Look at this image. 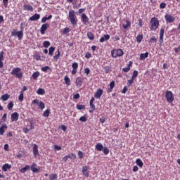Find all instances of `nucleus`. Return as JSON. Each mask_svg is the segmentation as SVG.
Returning a JSON list of instances; mask_svg holds the SVG:
<instances>
[{
	"label": "nucleus",
	"instance_id": "7c9ffc66",
	"mask_svg": "<svg viewBox=\"0 0 180 180\" xmlns=\"http://www.w3.org/2000/svg\"><path fill=\"white\" fill-rule=\"evenodd\" d=\"M37 94L38 95H44L46 94V91H44V89H38V90L37 91Z\"/></svg>",
	"mask_w": 180,
	"mask_h": 180
},
{
	"label": "nucleus",
	"instance_id": "680f3d73",
	"mask_svg": "<svg viewBox=\"0 0 180 180\" xmlns=\"http://www.w3.org/2000/svg\"><path fill=\"white\" fill-rule=\"evenodd\" d=\"M75 158H77V156L75 155V154L74 153L70 154V160H75Z\"/></svg>",
	"mask_w": 180,
	"mask_h": 180
},
{
	"label": "nucleus",
	"instance_id": "e433bc0d",
	"mask_svg": "<svg viewBox=\"0 0 180 180\" xmlns=\"http://www.w3.org/2000/svg\"><path fill=\"white\" fill-rule=\"evenodd\" d=\"M50 41H44L43 43V46L44 47H45V49H47L48 47H50Z\"/></svg>",
	"mask_w": 180,
	"mask_h": 180
},
{
	"label": "nucleus",
	"instance_id": "412c9836",
	"mask_svg": "<svg viewBox=\"0 0 180 180\" xmlns=\"http://www.w3.org/2000/svg\"><path fill=\"white\" fill-rule=\"evenodd\" d=\"M4 51L0 52V68L4 67Z\"/></svg>",
	"mask_w": 180,
	"mask_h": 180
},
{
	"label": "nucleus",
	"instance_id": "393cba45",
	"mask_svg": "<svg viewBox=\"0 0 180 180\" xmlns=\"http://www.w3.org/2000/svg\"><path fill=\"white\" fill-rule=\"evenodd\" d=\"M31 171H32V172H35V173H37L39 172V169H37V167H36V164H32L31 165Z\"/></svg>",
	"mask_w": 180,
	"mask_h": 180
},
{
	"label": "nucleus",
	"instance_id": "bf43d9fd",
	"mask_svg": "<svg viewBox=\"0 0 180 180\" xmlns=\"http://www.w3.org/2000/svg\"><path fill=\"white\" fill-rule=\"evenodd\" d=\"M84 72L85 74H86V75H89V74L91 72V70H89V68H85Z\"/></svg>",
	"mask_w": 180,
	"mask_h": 180
},
{
	"label": "nucleus",
	"instance_id": "6e6d98bb",
	"mask_svg": "<svg viewBox=\"0 0 180 180\" xmlns=\"http://www.w3.org/2000/svg\"><path fill=\"white\" fill-rule=\"evenodd\" d=\"M79 120L80 122H86V116H82V117H81L79 119Z\"/></svg>",
	"mask_w": 180,
	"mask_h": 180
},
{
	"label": "nucleus",
	"instance_id": "8fccbe9b",
	"mask_svg": "<svg viewBox=\"0 0 180 180\" xmlns=\"http://www.w3.org/2000/svg\"><path fill=\"white\" fill-rule=\"evenodd\" d=\"M48 70H50V67L49 66H45L41 68V71H43L44 72H47Z\"/></svg>",
	"mask_w": 180,
	"mask_h": 180
},
{
	"label": "nucleus",
	"instance_id": "49530a36",
	"mask_svg": "<svg viewBox=\"0 0 180 180\" xmlns=\"http://www.w3.org/2000/svg\"><path fill=\"white\" fill-rule=\"evenodd\" d=\"M72 70H77L78 69V63H74L72 65Z\"/></svg>",
	"mask_w": 180,
	"mask_h": 180
},
{
	"label": "nucleus",
	"instance_id": "2f4dec72",
	"mask_svg": "<svg viewBox=\"0 0 180 180\" xmlns=\"http://www.w3.org/2000/svg\"><path fill=\"white\" fill-rule=\"evenodd\" d=\"M104 71H105V74H109V72H110V71H112V68L110 66H105Z\"/></svg>",
	"mask_w": 180,
	"mask_h": 180
},
{
	"label": "nucleus",
	"instance_id": "69168bd1",
	"mask_svg": "<svg viewBox=\"0 0 180 180\" xmlns=\"http://www.w3.org/2000/svg\"><path fill=\"white\" fill-rule=\"evenodd\" d=\"M54 147H55L56 150L60 151V150H61V146H58L57 145H55Z\"/></svg>",
	"mask_w": 180,
	"mask_h": 180
},
{
	"label": "nucleus",
	"instance_id": "1a4fd4ad",
	"mask_svg": "<svg viewBox=\"0 0 180 180\" xmlns=\"http://www.w3.org/2000/svg\"><path fill=\"white\" fill-rule=\"evenodd\" d=\"M50 27V24L49 23H45L42 25L40 29L41 34H44L46 33V30H47V28Z\"/></svg>",
	"mask_w": 180,
	"mask_h": 180
},
{
	"label": "nucleus",
	"instance_id": "ddd939ff",
	"mask_svg": "<svg viewBox=\"0 0 180 180\" xmlns=\"http://www.w3.org/2000/svg\"><path fill=\"white\" fill-rule=\"evenodd\" d=\"M33 154L35 158L39 155V146L37 144L33 146Z\"/></svg>",
	"mask_w": 180,
	"mask_h": 180
},
{
	"label": "nucleus",
	"instance_id": "f257e3e1",
	"mask_svg": "<svg viewBox=\"0 0 180 180\" xmlns=\"http://www.w3.org/2000/svg\"><path fill=\"white\" fill-rule=\"evenodd\" d=\"M68 19L72 26H75L78 22L77 15H75V11L74 10H70L68 13Z\"/></svg>",
	"mask_w": 180,
	"mask_h": 180
},
{
	"label": "nucleus",
	"instance_id": "338daca9",
	"mask_svg": "<svg viewBox=\"0 0 180 180\" xmlns=\"http://www.w3.org/2000/svg\"><path fill=\"white\" fill-rule=\"evenodd\" d=\"M100 122L101 123H105V122H106V120L105 119V117H102L101 118H100Z\"/></svg>",
	"mask_w": 180,
	"mask_h": 180
},
{
	"label": "nucleus",
	"instance_id": "ea45409f",
	"mask_svg": "<svg viewBox=\"0 0 180 180\" xmlns=\"http://www.w3.org/2000/svg\"><path fill=\"white\" fill-rule=\"evenodd\" d=\"M139 76V72L137 70H134L132 75V79H134L135 78H137V77Z\"/></svg>",
	"mask_w": 180,
	"mask_h": 180
},
{
	"label": "nucleus",
	"instance_id": "c756f323",
	"mask_svg": "<svg viewBox=\"0 0 180 180\" xmlns=\"http://www.w3.org/2000/svg\"><path fill=\"white\" fill-rule=\"evenodd\" d=\"M87 37L89 39V40H94L95 39V36L94 35V33L91 32H87Z\"/></svg>",
	"mask_w": 180,
	"mask_h": 180
},
{
	"label": "nucleus",
	"instance_id": "aec40b11",
	"mask_svg": "<svg viewBox=\"0 0 180 180\" xmlns=\"http://www.w3.org/2000/svg\"><path fill=\"white\" fill-rule=\"evenodd\" d=\"M148 57V52H146L145 53H141L139 56V60H146Z\"/></svg>",
	"mask_w": 180,
	"mask_h": 180
},
{
	"label": "nucleus",
	"instance_id": "37998d69",
	"mask_svg": "<svg viewBox=\"0 0 180 180\" xmlns=\"http://www.w3.org/2000/svg\"><path fill=\"white\" fill-rule=\"evenodd\" d=\"M30 130H32V129H34V120H30Z\"/></svg>",
	"mask_w": 180,
	"mask_h": 180
},
{
	"label": "nucleus",
	"instance_id": "7ed1b4c3",
	"mask_svg": "<svg viewBox=\"0 0 180 180\" xmlns=\"http://www.w3.org/2000/svg\"><path fill=\"white\" fill-rule=\"evenodd\" d=\"M20 71H22L20 68H16L12 70L11 74V75H15L16 78H22L23 77V73Z\"/></svg>",
	"mask_w": 180,
	"mask_h": 180
},
{
	"label": "nucleus",
	"instance_id": "f704fd0d",
	"mask_svg": "<svg viewBox=\"0 0 180 180\" xmlns=\"http://www.w3.org/2000/svg\"><path fill=\"white\" fill-rule=\"evenodd\" d=\"M40 75V72H34L33 73V75H32V78L34 79H37V78H39V76Z\"/></svg>",
	"mask_w": 180,
	"mask_h": 180
},
{
	"label": "nucleus",
	"instance_id": "4468645a",
	"mask_svg": "<svg viewBox=\"0 0 180 180\" xmlns=\"http://www.w3.org/2000/svg\"><path fill=\"white\" fill-rule=\"evenodd\" d=\"M6 129H8L6 124H3L2 126L0 127V136H4V133H5Z\"/></svg>",
	"mask_w": 180,
	"mask_h": 180
},
{
	"label": "nucleus",
	"instance_id": "c9c22d12",
	"mask_svg": "<svg viewBox=\"0 0 180 180\" xmlns=\"http://www.w3.org/2000/svg\"><path fill=\"white\" fill-rule=\"evenodd\" d=\"M39 108V109H44L46 108V105H44V103H43L42 101L39 102V103L38 104Z\"/></svg>",
	"mask_w": 180,
	"mask_h": 180
},
{
	"label": "nucleus",
	"instance_id": "cd10ccee",
	"mask_svg": "<svg viewBox=\"0 0 180 180\" xmlns=\"http://www.w3.org/2000/svg\"><path fill=\"white\" fill-rule=\"evenodd\" d=\"M125 22H126V24H123L122 27L124 29H128V27H130V26L131 25V23L130 22V21L127 20Z\"/></svg>",
	"mask_w": 180,
	"mask_h": 180
},
{
	"label": "nucleus",
	"instance_id": "79ce46f5",
	"mask_svg": "<svg viewBox=\"0 0 180 180\" xmlns=\"http://www.w3.org/2000/svg\"><path fill=\"white\" fill-rule=\"evenodd\" d=\"M57 179V174H52L49 176V180H56Z\"/></svg>",
	"mask_w": 180,
	"mask_h": 180
},
{
	"label": "nucleus",
	"instance_id": "603ef678",
	"mask_svg": "<svg viewBox=\"0 0 180 180\" xmlns=\"http://www.w3.org/2000/svg\"><path fill=\"white\" fill-rule=\"evenodd\" d=\"M19 101L22 102V101H23V91H21L19 97H18Z\"/></svg>",
	"mask_w": 180,
	"mask_h": 180
},
{
	"label": "nucleus",
	"instance_id": "20e7f679",
	"mask_svg": "<svg viewBox=\"0 0 180 180\" xmlns=\"http://www.w3.org/2000/svg\"><path fill=\"white\" fill-rule=\"evenodd\" d=\"M124 54V52H123V50L122 49H113L111 51V56L113 57V58H117V57H122Z\"/></svg>",
	"mask_w": 180,
	"mask_h": 180
},
{
	"label": "nucleus",
	"instance_id": "c03bdc74",
	"mask_svg": "<svg viewBox=\"0 0 180 180\" xmlns=\"http://www.w3.org/2000/svg\"><path fill=\"white\" fill-rule=\"evenodd\" d=\"M53 58L55 60H58V58H60V50H58V53L55 54Z\"/></svg>",
	"mask_w": 180,
	"mask_h": 180
},
{
	"label": "nucleus",
	"instance_id": "a878e982",
	"mask_svg": "<svg viewBox=\"0 0 180 180\" xmlns=\"http://www.w3.org/2000/svg\"><path fill=\"white\" fill-rule=\"evenodd\" d=\"M76 85L77 86H82V79H81V77H77L76 79Z\"/></svg>",
	"mask_w": 180,
	"mask_h": 180
},
{
	"label": "nucleus",
	"instance_id": "4d7b16f0",
	"mask_svg": "<svg viewBox=\"0 0 180 180\" xmlns=\"http://www.w3.org/2000/svg\"><path fill=\"white\" fill-rule=\"evenodd\" d=\"M8 2H9V0H3V5L5 8L8 7Z\"/></svg>",
	"mask_w": 180,
	"mask_h": 180
},
{
	"label": "nucleus",
	"instance_id": "864d4df0",
	"mask_svg": "<svg viewBox=\"0 0 180 180\" xmlns=\"http://www.w3.org/2000/svg\"><path fill=\"white\" fill-rule=\"evenodd\" d=\"M78 157H79V158H84V153H82V151H81V150H79V152H78Z\"/></svg>",
	"mask_w": 180,
	"mask_h": 180
},
{
	"label": "nucleus",
	"instance_id": "13d9d810",
	"mask_svg": "<svg viewBox=\"0 0 180 180\" xmlns=\"http://www.w3.org/2000/svg\"><path fill=\"white\" fill-rule=\"evenodd\" d=\"M32 105H39V103H40V102H39V100L37 99H34L32 102Z\"/></svg>",
	"mask_w": 180,
	"mask_h": 180
},
{
	"label": "nucleus",
	"instance_id": "5701e85b",
	"mask_svg": "<svg viewBox=\"0 0 180 180\" xmlns=\"http://www.w3.org/2000/svg\"><path fill=\"white\" fill-rule=\"evenodd\" d=\"M113 88H115V81H112L110 83V88L108 89V94L112 92V91H113Z\"/></svg>",
	"mask_w": 180,
	"mask_h": 180
},
{
	"label": "nucleus",
	"instance_id": "3c124183",
	"mask_svg": "<svg viewBox=\"0 0 180 180\" xmlns=\"http://www.w3.org/2000/svg\"><path fill=\"white\" fill-rule=\"evenodd\" d=\"M166 7H167V4L165 3H161L160 4V9H165Z\"/></svg>",
	"mask_w": 180,
	"mask_h": 180
},
{
	"label": "nucleus",
	"instance_id": "bb28decb",
	"mask_svg": "<svg viewBox=\"0 0 180 180\" xmlns=\"http://www.w3.org/2000/svg\"><path fill=\"white\" fill-rule=\"evenodd\" d=\"M136 165H138V167L143 168V161H141V159H139V158L136 159Z\"/></svg>",
	"mask_w": 180,
	"mask_h": 180
},
{
	"label": "nucleus",
	"instance_id": "a18cd8bd",
	"mask_svg": "<svg viewBox=\"0 0 180 180\" xmlns=\"http://www.w3.org/2000/svg\"><path fill=\"white\" fill-rule=\"evenodd\" d=\"M77 108L78 110H82V109H85V105H77Z\"/></svg>",
	"mask_w": 180,
	"mask_h": 180
},
{
	"label": "nucleus",
	"instance_id": "6ab92c4d",
	"mask_svg": "<svg viewBox=\"0 0 180 180\" xmlns=\"http://www.w3.org/2000/svg\"><path fill=\"white\" fill-rule=\"evenodd\" d=\"M129 63L127 65V68H122V71L124 72H129L130 71V68L131 67V64H133V63H131V61H129Z\"/></svg>",
	"mask_w": 180,
	"mask_h": 180
},
{
	"label": "nucleus",
	"instance_id": "f03ea898",
	"mask_svg": "<svg viewBox=\"0 0 180 180\" xmlns=\"http://www.w3.org/2000/svg\"><path fill=\"white\" fill-rule=\"evenodd\" d=\"M150 30H154L155 32L156 30L158 29V26H160V22L158 21V18H153L150 20Z\"/></svg>",
	"mask_w": 180,
	"mask_h": 180
},
{
	"label": "nucleus",
	"instance_id": "b1692460",
	"mask_svg": "<svg viewBox=\"0 0 180 180\" xmlns=\"http://www.w3.org/2000/svg\"><path fill=\"white\" fill-rule=\"evenodd\" d=\"M28 169H30V165H26L25 167L21 168L20 169V172H21V174H25V172H26V171Z\"/></svg>",
	"mask_w": 180,
	"mask_h": 180
},
{
	"label": "nucleus",
	"instance_id": "f8f14e48",
	"mask_svg": "<svg viewBox=\"0 0 180 180\" xmlns=\"http://www.w3.org/2000/svg\"><path fill=\"white\" fill-rule=\"evenodd\" d=\"M12 122H18L19 120V114L18 112H13L11 114Z\"/></svg>",
	"mask_w": 180,
	"mask_h": 180
},
{
	"label": "nucleus",
	"instance_id": "dca6fc26",
	"mask_svg": "<svg viewBox=\"0 0 180 180\" xmlns=\"http://www.w3.org/2000/svg\"><path fill=\"white\" fill-rule=\"evenodd\" d=\"M12 168V165L6 163L2 166V171H4V172H8V169H11Z\"/></svg>",
	"mask_w": 180,
	"mask_h": 180
},
{
	"label": "nucleus",
	"instance_id": "423d86ee",
	"mask_svg": "<svg viewBox=\"0 0 180 180\" xmlns=\"http://www.w3.org/2000/svg\"><path fill=\"white\" fill-rule=\"evenodd\" d=\"M165 98H167V101L169 103H172L174 102V94H172V91H167L165 94Z\"/></svg>",
	"mask_w": 180,
	"mask_h": 180
},
{
	"label": "nucleus",
	"instance_id": "4c0bfd02",
	"mask_svg": "<svg viewBox=\"0 0 180 180\" xmlns=\"http://www.w3.org/2000/svg\"><path fill=\"white\" fill-rule=\"evenodd\" d=\"M143 40V35H141V34H139L137 37H136V41L138 43H141Z\"/></svg>",
	"mask_w": 180,
	"mask_h": 180
},
{
	"label": "nucleus",
	"instance_id": "a19ab883",
	"mask_svg": "<svg viewBox=\"0 0 180 180\" xmlns=\"http://www.w3.org/2000/svg\"><path fill=\"white\" fill-rule=\"evenodd\" d=\"M9 94H4L1 96V99L3 101H8V99H9Z\"/></svg>",
	"mask_w": 180,
	"mask_h": 180
},
{
	"label": "nucleus",
	"instance_id": "774afa93",
	"mask_svg": "<svg viewBox=\"0 0 180 180\" xmlns=\"http://www.w3.org/2000/svg\"><path fill=\"white\" fill-rule=\"evenodd\" d=\"M150 41H157V38L155 37H152Z\"/></svg>",
	"mask_w": 180,
	"mask_h": 180
},
{
	"label": "nucleus",
	"instance_id": "39448f33",
	"mask_svg": "<svg viewBox=\"0 0 180 180\" xmlns=\"http://www.w3.org/2000/svg\"><path fill=\"white\" fill-rule=\"evenodd\" d=\"M11 35L14 37H18V40H22L23 38V31H16V30L13 29L11 31Z\"/></svg>",
	"mask_w": 180,
	"mask_h": 180
},
{
	"label": "nucleus",
	"instance_id": "09e8293b",
	"mask_svg": "<svg viewBox=\"0 0 180 180\" xmlns=\"http://www.w3.org/2000/svg\"><path fill=\"white\" fill-rule=\"evenodd\" d=\"M134 81V79H133L132 77H131V79H129V80L127 81V85H128V86H130L133 84Z\"/></svg>",
	"mask_w": 180,
	"mask_h": 180
},
{
	"label": "nucleus",
	"instance_id": "2eb2a0df",
	"mask_svg": "<svg viewBox=\"0 0 180 180\" xmlns=\"http://www.w3.org/2000/svg\"><path fill=\"white\" fill-rule=\"evenodd\" d=\"M39 19H40V14H34L29 18V20H30L31 22H34L39 20Z\"/></svg>",
	"mask_w": 180,
	"mask_h": 180
},
{
	"label": "nucleus",
	"instance_id": "72a5a7b5",
	"mask_svg": "<svg viewBox=\"0 0 180 180\" xmlns=\"http://www.w3.org/2000/svg\"><path fill=\"white\" fill-rule=\"evenodd\" d=\"M49 115H50V110L49 109L46 110L43 113L44 117H49Z\"/></svg>",
	"mask_w": 180,
	"mask_h": 180
},
{
	"label": "nucleus",
	"instance_id": "052dcab7",
	"mask_svg": "<svg viewBox=\"0 0 180 180\" xmlns=\"http://www.w3.org/2000/svg\"><path fill=\"white\" fill-rule=\"evenodd\" d=\"M92 57V55L91 54V53L89 52H87L86 54H85V58H91Z\"/></svg>",
	"mask_w": 180,
	"mask_h": 180
},
{
	"label": "nucleus",
	"instance_id": "de8ad7c7",
	"mask_svg": "<svg viewBox=\"0 0 180 180\" xmlns=\"http://www.w3.org/2000/svg\"><path fill=\"white\" fill-rule=\"evenodd\" d=\"M63 33V34H67V33H70V28L69 27L64 28Z\"/></svg>",
	"mask_w": 180,
	"mask_h": 180
},
{
	"label": "nucleus",
	"instance_id": "0e129e2a",
	"mask_svg": "<svg viewBox=\"0 0 180 180\" xmlns=\"http://www.w3.org/2000/svg\"><path fill=\"white\" fill-rule=\"evenodd\" d=\"M6 116H8V115L6 113H4L2 117V120H4V122H6Z\"/></svg>",
	"mask_w": 180,
	"mask_h": 180
},
{
	"label": "nucleus",
	"instance_id": "4be33fe9",
	"mask_svg": "<svg viewBox=\"0 0 180 180\" xmlns=\"http://www.w3.org/2000/svg\"><path fill=\"white\" fill-rule=\"evenodd\" d=\"M96 150L97 151H102L103 150V145H102L101 143H98L96 145Z\"/></svg>",
	"mask_w": 180,
	"mask_h": 180
},
{
	"label": "nucleus",
	"instance_id": "473e14b6",
	"mask_svg": "<svg viewBox=\"0 0 180 180\" xmlns=\"http://www.w3.org/2000/svg\"><path fill=\"white\" fill-rule=\"evenodd\" d=\"M54 50H56V48L54 46H51L49 49V54L51 56V57L53 56V53H54Z\"/></svg>",
	"mask_w": 180,
	"mask_h": 180
},
{
	"label": "nucleus",
	"instance_id": "f3484780",
	"mask_svg": "<svg viewBox=\"0 0 180 180\" xmlns=\"http://www.w3.org/2000/svg\"><path fill=\"white\" fill-rule=\"evenodd\" d=\"M110 39V35L109 34H105L103 37H102L99 41L100 43H103L104 41H106Z\"/></svg>",
	"mask_w": 180,
	"mask_h": 180
},
{
	"label": "nucleus",
	"instance_id": "e2e57ef3",
	"mask_svg": "<svg viewBox=\"0 0 180 180\" xmlns=\"http://www.w3.org/2000/svg\"><path fill=\"white\" fill-rule=\"evenodd\" d=\"M74 99H79V94H76L73 96Z\"/></svg>",
	"mask_w": 180,
	"mask_h": 180
},
{
	"label": "nucleus",
	"instance_id": "9b49d317",
	"mask_svg": "<svg viewBox=\"0 0 180 180\" xmlns=\"http://www.w3.org/2000/svg\"><path fill=\"white\" fill-rule=\"evenodd\" d=\"M164 33H165L164 28L160 29V44L164 43Z\"/></svg>",
	"mask_w": 180,
	"mask_h": 180
},
{
	"label": "nucleus",
	"instance_id": "c85d7f7f",
	"mask_svg": "<svg viewBox=\"0 0 180 180\" xmlns=\"http://www.w3.org/2000/svg\"><path fill=\"white\" fill-rule=\"evenodd\" d=\"M64 81H65L66 85H68V86L71 85V80L70 79V77H68V76L65 77Z\"/></svg>",
	"mask_w": 180,
	"mask_h": 180
},
{
	"label": "nucleus",
	"instance_id": "58836bf2",
	"mask_svg": "<svg viewBox=\"0 0 180 180\" xmlns=\"http://www.w3.org/2000/svg\"><path fill=\"white\" fill-rule=\"evenodd\" d=\"M7 108H8V110H12V109H13V102H10L7 105Z\"/></svg>",
	"mask_w": 180,
	"mask_h": 180
},
{
	"label": "nucleus",
	"instance_id": "a211bd4d",
	"mask_svg": "<svg viewBox=\"0 0 180 180\" xmlns=\"http://www.w3.org/2000/svg\"><path fill=\"white\" fill-rule=\"evenodd\" d=\"M23 10L24 11H30L31 12H33V6L30 4H25L23 6Z\"/></svg>",
	"mask_w": 180,
	"mask_h": 180
},
{
	"label": "nucleus",
	"instance_id": "9d476101",
	"mask_svg": "<svg viewBox=\"0 0 180 180\" xmlns=\"http://www.w3.org/2000/svg\"><path fill=\"white\" fill-rule=\"evenodd\" d=\"M102 94H103V90L99 89L96 91V94H94V97L96 98L97 99H101Z\"/></svg>",
	"mask_w": 180,
	"mask_h": 180
},
{
	"label": "nucleus",
	"instance_id": "6e6552de",
	"mask_svg": "<svg viewBox=\"0 0 180 180\" xmlns=\"http://www.w3.org/2000/svg\"><path fill=\"white\" fill-rule=\"evenodd\" d=\"M81 21L82 22L83 25H88V23H89V18H88V16H86V14H82Z\"/></svg>",
	"mask_w": 180,
	"mask_h": 180
},
{
	"label": "nucleus",
	"instance_id": "5fc2aeb1",
	"mask_svg": "<svg viewBox=\"0 0 180 180\" xmlns=\"http://www.w3.org/2000/svg\"><path fill=\"white\" fill-rule=\"evenodd\" d=\"M103 151L105 154V155H108V154H109V149H108L106 147L103 148Z\"/></svg>",
	"mask_w": 180,
	"mask_h": 180
},
{
	"label": "nucleus",
	"instance_id": "0eeeda50",
	"mask_svg": "<svg viewBox=\"0 0 180 180\" xmlns=\"http://www.w3.org/2000/svg\"><path fill=\"white\" fill-rule=\"evenodd\" d=\"M165 19L167 23H174L175 20V17L169 14H166L165 16Z\"/></svg>",
	"mask_w": 180,
	"mask_h": 180
}]
</instances>
